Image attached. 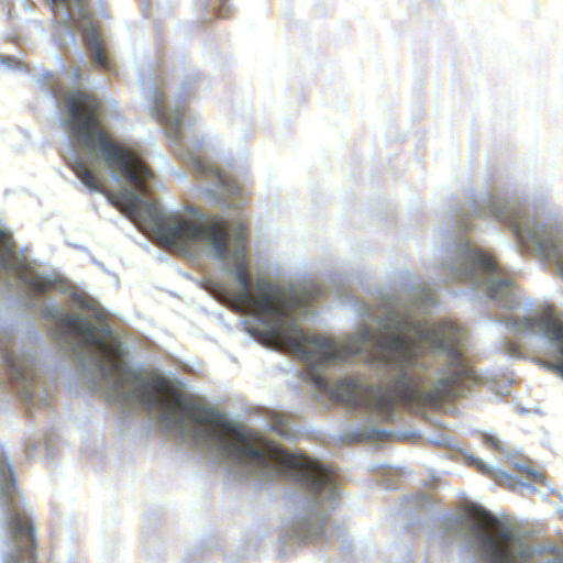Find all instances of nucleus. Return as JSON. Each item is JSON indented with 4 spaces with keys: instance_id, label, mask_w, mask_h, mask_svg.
<instances>
[{
    "instance_id": "obj_1",
    "label": "nucleus",
    "mask_w": 563,
    "mask_h": 563,
    "mask_svg": "<svg viewBox=\"0 0 563 563\" xmlns=\"http://www.w3.org/2000/svg\"><path fill=\"white\" fill-rule=\"evenodd\" d=\"M60 123L68 141L62 155L90 190L107 194L144 232L190 260L220 264L230 280L231 300L246 316L247 331L264 345L292 354L306 368H328V338L306 333L301 320L314 316L312 303L323 295L311 283L282 285L265 278L252 282L246 261V227L224 216H209L188 206L187 214L167 212L145 197L155 176L142 147L112 136L121 111L113 100L98 101L79 89L67 90L60 104Z\"/></svg>"
},
{
    "instance_id": "obj_2",
    "label": "nucleus",
    "mask_w": 563,
    "mask_h": 563,
    "mask_svg": "<svg viewBox=\"0 0 563 563\" xmlns=\"http://www.w3.org/2000/svg\"><path fill=\"white\" fill-rule=\"evenodd\" d=\"M53 322L52 336L74 360L82 383L122 410L141 406L162 429L189 449L212 460L235 477L260 482L275 478V443L232 428L225 413L179 397L170 405L126 358V346L104 321L69 313L53 299L40 307ZM99 319L100 312L93 309Z\"/></svg>"
},
{
    "instance_id": "obj_3",
    "label": "nucleus",
    "mask_w": 563,
    "mask_h": 563,
    "mask_svg": "<svg viewBox=\"0 0 563 563\" xmlns=\"http://www.w3.org/2000/svg\"><path fill=\"white\" fill-rule=\"evenodd\" d=\"M467 200V207L461 205L450 211L449 239L440 264L444 276L439 288L441 284L463 282L470 286L474 299H492L507 311L521 309L514 280L487 252L475 247L464 235L475 228L474 219L488 217L508 225L521 247L542 261L552 262L563 277V228L556 218L531 212L498 191L472 190Z\"/></svg>"
},
{
    "instance_id": "obj_4",
    "label": "nucleus",
    "mask_w": 563,
    "mask_h": 563,
    "mask_svg": "<svg viewBox=\"0 0 563 563\" xmlns=\"http://www.w3.org/2000/svg\"><path fill=\"white\" fill-rule=\"evenodd\" d=\"M166 87L163 74L151 75L143 85L146 107L152 115L165 125L174 152L192 168L197 179L202 184L208 201L224 209H238L241 205L239 186L221 173L208 157L207 139L194 128L198 118L186 112L194 81H186L179 86L173 103L165 102Z\"/></svg>"
},
{
    "instance_id": "obj_5",
    "label": "nucleus",
    "mask_w": 563,
    "mask_h": 563,
    "mask_svg": "<svg viewBox=\"0 0 563 563\" xmlns=\"http://www.w3.org/2000/svg\"><path fill=\"white\" fill-rule=\"evenodd\" d=\"M488 523L489 528L478 520L452 515L442 519L440 533L443 539L461 542L479 563H539L534 547L511 523L492 516Z\"/></svg>"
},
{
    "instance_id": "obj_6",
    "label": "nucleus",
    "mask_w": 563,
    "mask_h": 563,
    "mask_svg": "<svg viewBox=\"0 0 563 563\" xmlns=\"http://www.w3.org/2000/svg\"><path fill=\"white\" fill-rule=\"evenodd\" d=\"M492 321L503 323L509 333L501 342L503 352L510 357L525 355V340L543 341L552 361H541L545 368L563 378V321L559 320L548 305L529 309L527 314L505 313Z\"/></svg>"
},
{
    "instance_id": "obj_7",
    "label": "nucleus",
    "mask_w": 563,
    "mask_h": 563,
    "mask_svg": "<svg viewBox=\"0 0 563 563\" xmlns=\"http://www.w3.org/2000/svg\"><path fill=\"white\" fill-rule=\"evenodd\" d=\"M0 357L12 387L25 404H47L51 382L38 360L36 349L24 350L13 341L0 338Z\"/></svg>"
},
{
    "instance_id": "obj_8",
    "label": "nucleus",
    "mask_w": 563,
    "mask_h": 563,
    "mask_svg": "<svg viewBox=\"0 0 563 563\" xmlns=\"http://www.w3.org/2000/svg\"><path fill=\"white\" fill-rule=\"evenodd\" d=\"M0 280L13 287L18 282L25 288L36 294H45L48 290L65 292L68 285L57 277L33 272L23 256L15 252L8 232L0 224Z\"/></svg>"
},
{
    "instance_id": "obj_9",
    "label": "nucleus",
    "mask_w": 563,
    "mask_h": 563,
    "mask_svg": "<svg viewBox=\"0 0 563 563\" xmlns=\"http://www.w3.org/2000/svg\"><path fill=\"white\" fill-rule=\"evenodd\" d=\"M36 537L31 516H0L2 563H35Z\"/></svg>"
},
{
    "instance_id": "obj_10",
    "label": "nucleus",
    "mask_w": 563,
    "mask_h": 563,
    "mask_svg": "<svg viewBox=\"0 0 563 563\" xmlns=\"http://www.w3.org/2000/svg\"><path fill=\"white\" fill-rule=\"evenodd\" d=\"M468 460L471 463L476 466L482 473L492 475L495 479L498 481L499 484H503L507 487L516 489L518 486L523 487L527 486L530 488L529 485H527L526 482H522L521 479L517 478L509 472L500 468L499 466H489L484 461L479 460L478 457L468 456Z\"/></svg>"
},
{
    "instance_id": "obj_11",
    "label": "nucleus",
    "mask_w": 563,
    "mask_h": 563,
    "mask_svg": "<svg viewBox=\"0 0 563 563\" xmlns=\"http://www.w3.org/2000/svg\"><path fill=\"white\" fill-rule=\"evenodd\" d=\"M268 426L271 431L277 437L287 439L295 437V428L287 413L273 411L269 416Z\"/></svg>"
},
{
    "instance_id": "obj_12",
    "label": "nucleus",
    "mask_w": 563,
    "mask_h": 563,
    "mask_svg": "<svg viewBox=\"0 0 563 563\" xmlns=\"http://www.w3.org/2000/svg\"><path fill=\"white\" fill-rule=\"evenodd\" d=\"M5 8L8 9V15L10 19L20 18L22 12H32V2L30 0H3Z\"/></svg>"
},
{
    "instance_id": "obj_13",
    "label": "nucleus",
    "mask_w": 563,
    "mask_h": 563,
    "mask_svg": "<svg viewBox=\"0 0 563 563\" xmlns=\"http://www.w3.org/2000/svg\"><path fill=\"white\" fill-rule=\"evenodd\" d=\"M70 303L79 310H90L92 308L91 302L82 295L77 291L70 294Z\"/></svg>"
},
{
    "instance_id": "obj_14",
    "label": "nucleus",
    "mask_w": 563,
    "mask_h": 563,
    "mask_svg": "<svg viewBox=\"0 0 563 563\" xmlns=\"http://www.w3.org/2000/svg\"><path fill=\"white\" fill-rule=\"evenodd\" d=\"M0 67H3L5 69H10V68H23V64L22 62L14 57V56H10V55H0Z\"/></svg>"
},
{
    "instance_id": "obj_15",
    "label": "nucleus",
    "mask_w": 563,
    "mask_h": 563,
    "mask_svg": "<svg viewBox=\"0 0 563 563\" xmlns=\"http://www.w3.org/2000/svg\"><path fill=\"white\" fill-rule=\"evenodd\" d=\"M516 465H517L518 468L525 470L526 473L529 476H531L536 482L542 483L544 481V475L541 472L534 470L533 467H529V466L525 467L521 464H516Z\"/></svg>"
},
{
    "instance_id": "obj_16",
    "label": "nucleus",
    "mask_w": 563,
    "mask_h": 563,
    "mask_svg": "<svg viewBox=\"0 0 563 563\" xmlns=\"http://www.w3.org/2000/svg\"><path fill=\"white\" fill-rule=\"evenodd\" d=\"M484 441L490 448H493V449H495L497 451H504L501 442L495 435L485 434L484 435Z\"/></svg>"
},
{
    "instance_id": "obj_17",
    "label": "nucleus",
    "mask_w": 563,
    "mask_h": 563,
    "mask_svg": "<svg viewBox=\"0 0 563 563\" xmlns=\"http://www.w3.org/2000/svg\"><path fill=\"white\" fill-rule=\"evenodd\" d=\"M217 12L220 18H227L230 14L228 0H219Z\"/></svg>"
},
{
    "instance_id": "obj_18",
    "label": "nucleus",
    "mask_w": 563,
    "mask_h": 563,
    "mask_svg": "<svg viewBox=\"0 0 563 563\" xmlns=\"http://www.w3.org/2000/svg\"><path fill=\"white\" fill-rule=\"evenodd\" d=\"M49 90H51L49 93L53 97V99H57V97L59 95L58 87H56L54 84H52Z\"/></svg>"
},
{
    "instance_id": "obj_19",
    "label": "nucleus",
    "mask_w": 563,
    "mask_h": 563,
    "mask_svg": "<svg viewBox=\"0 0 563 563\" xmlns=\"http://www.w3.org/2000/svg\"><path fill=\"white\" fill-rule=\"evenodd\" d=\"M73 75L76 80H78L81 76L79 69H76Z\"/></svg>"
},
{
    "instance_id": "obj_20",
    "label": "nucleus",
    "mask_w": 563,
    "mask_h": 563,
    "mask_svg": "<svg viewBox=\"0 0 563 563\" xmlns=\"http://www.w3.org/2000/svg\"><path fill=\"white\" fill-rule=\"evenodd\" d=\"M421 498H422V500H426V501H428V500H429V496H428L427 494H422V495H421Z\"/></svg>"
},
{
    "instance_id": "obj_21",
    "label": "nucleus",
    "mask_w": 563,
    "mask_h": 563,
    "mask_svg": "<svg viewBox=\"0 0 563 563\" xmlns=\"http://www.w3.org/2000/svg\"><path fill=\"white\" fill-rule=\"evenodd\" d=\"M201 3L207 7L209 4V0H201Z\"/></svg>"
}]
</instances>
